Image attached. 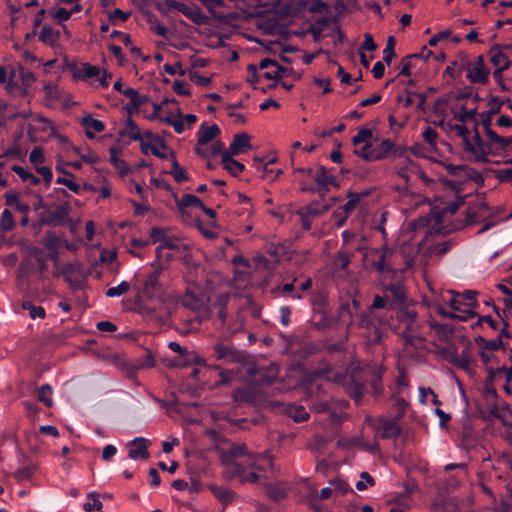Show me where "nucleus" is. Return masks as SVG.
<instances>
[{"label": "nucleus", "instance_id": "nucleus-2", "mask_svg": "<svg viewBox=\"0 0 512 512\" xmlns=\"http://www.w3.org/2000/svg\"><path fill=\"white\" fill-rule=\"evenodd\" d=\"M209 296L199 288H188L181 298L184 307L195 313L193 318H188L187 331L197 329L205 320L211 319V308L209 307Z\"/></svg>", "mask_w": 512, "mask_h": 512}, {"label": "nucleus", "instance_id": "nucleus-64", "mask_svg": "<svg viewBox=\"0 0 512 512\" xmlns=\"http://www.w3.org/2000/svg\"><path fill=\"white\" fill-rule=\"evenodd\" d=\"M29 160L34 165L43 163L45 160L43 149L41 147H35L29 155Z\"/></svg>", "mask_w": 512, "mask_h": 512}, {"label": "nucleus", "instance_id": "nucleus-17", "mask_svg": "<svg viewBox=\"0 0 512 512\" xmlns=\"http://www.w3.org/2000/svg\"><path fill=\"white\" fill-rule=\"evenodd\" d=\"M247 466L260 472H273L274 464L271 455L265 452L249 456V459H247Z\"/></svg>", "mask_w": 512, "mask_h": 512}, {"label": "nucleus", "instance_id": "nucleus-44", "mask_svg": "<svg viewBox=\"0 0 512 512\" xmlns=\"http://www.w3.org/2000/svg\"><path fill=\"white\" fill-rule=\"evenodd\" d=\"M277 379V367L275 366H272L268 372H265V373H261L259 375V378L257 379V381L259 382V384L263 387L265 386H271L275 383Z\"/></svg>", "mask_w": 512, "mask_h": 512}, {"label": "nucleus", "instance_id": "nucleus-34", "mask_svg": "<svg viewBox=\"0 0 512 512\" xmlns=\"http://www.w3.org/2000/svg\"><path fill=\"white\" fill-rule=\"evenodd\" d=\"M489 141L497 145V147L503 151L512 149V136L511 137H502L499 136L495 131L489 132Z\"/></svg>", "mask_w": 512, "mask_h": 512}, {"label": "nucleus", "instance_id": "nucleus-10", "mask_svg": "<svg viewBox=\"0 0 512 512\" xmlns=\"http://www.w3.org/2000/svg\"><path fill=\"white\" fill-rule=\"evenodd\" d=\"M448 293L452 296L447 303L454 311L463 313V316H467V311H473L474 308L478 307L476 300L477 292L474 290H465L463 292H456L449 290Z\"/></svg>", "mask_w": 512, "mask_h": 512}, {"label": "nucleus", "instance_id": "nucleus-21", "mask_svg": "<svg viewBox=\"0 0 512 512\" xmlns=\"http://www.w3.org/2000/svg\"><path fill=\"white\" fill-rule=\"evenodd\" d=\"M250 136L247 133H239L234 135V139L229 146L227 152L238 155L250 148Z\"/></svg>", "mask_w": 512, "mask_h": 512}, {"label": "nucleus", "instance_id": "nucleus-62", "mask_svg": "<svg viewBox=\"0 0 512 512\" xmlns=\"http://www.w3.org/2000/svg\"><path fill=\"white\" fill-rule=\"evenodd\" d=\"M489 372V379L492 381L494 376L496 374H501V373H505V376H506V382L509 383L512 381V366L510 368H507L505 366H502V367H499L497 368L496 370H494L493 368H490L488 370Z\"/></svg>", "mask_w": 512, "mask_h": 512}, {"label": "nucleus", "instance_id": "nucleus-61", "mask_svg": "<svg viewBox=\"0 0 512 512\" xmlns=\"http://www.w3.org/2000/svg\"><path fill=\"white\" fill-rule=\"evenodd\" d=\"M320 313L322 314V317H321L320 321L317 323L318 329L329 328V327H332L335 324L339 323L337 321V318H333V317L329 316L325 310Z\"/></svg>", "mask_w": 512, "mask_h": 512}, {"label": "nucleus", "instance_id": "nucleus-33", "mask_svg": "<svg viewBox=\"0 0 512 512\" xmlns=\"http://www.w3.org/2000/svg\"><path fill=\"white\" fill-rule=\"evenodd\" d=\"M181 247H182V245L177 243L176 240H174L170 237H167L165 239V241L156 248V259L162 260L163 250H169V251L179 253L181 251Z\"/></svg>", "mask_w": 512, "mask_h": 512}, {"label": "nucleus", "instance_id": "nucleus-4", "mask_svg": "<svg viewBox=\"0 0 512 512\" xmlns=\"http://www.w3.org/2000/svg\"><path fill=\"white\" fill-rule=\"evenodd\" d=\"M173 259V255L166 250H163V258L162 260H157L158 267L154 268L150 273H148L143 280V289L142 295L145 296L149 301H153L154 299L160 297L161 295V285L159 283L160 273L165 267L170 263Z\"/></svg>", "mask_w": 512, "mask_h": 512}, {"label": "nucleus", "instance_id": "nucleus-12", "mask_svg": "<svg viewBox=\"0 0 512 512\" xmlns=\"http://www.w3.org/2000/svg\"><path fill=\"white\" fill-rule=\"evenodd\" d=\"M231 300L230 293H221L217 296L216 300L209 304L211 308V317L215 314L222 327L227 322V306Z\"/></svg>", "mask_w": 512, "mask_h": 512}, {"label": "nucleus", "instance_id": "nucleus-35", "mask_svg": "<svg viewBox=\"0 0 512 512\" xmlns=\"http://www.w3.org/2000/svg\"><path fill=\"white\" fill-rule=\"evenodd\" d=\"M295 281H296V279H294L293 282H291V283H285L282 285H278L271 290V293L276 297L283 296L286 294H291L292 298L301 299L302 296L300 294H292L295 290V286H294Z\"/></svg>", "mask_w": 512, "mask_h": 512}, {"label": "nucleus", "instance_id": "nucleus-25", "mask_svg": "<svg viewBox=\"0 0 512 512\" xmlns=\"http://www.w3.org/2000/svg\"><path fill=\"white\" fill-rule=\"evenodd\" d=\"M346 392L357 404H359L363 398L365 386L363 383L357 381L351 376L346 384Z\"/></svg>", "mask_w": 512, "mask_h": 512}, {"label": "nucleus", "instance_id": "nucleus-55", "mask_svg": "<svg viewBox=\"0 0 512 512\" xmlns=\"http://www.w3.org/2000/svg\"><path fill=\"white\" fill-rule=\"evenodd\" d=\"M360 478H361V480L356 482V485H355L356 489L359 491H363V490L367 489V485H369V486L375 485L374 478L366 471H363L360 473Z\"/></svg>", "mask_w": 512, "mask_h": 512}, {"label": "nucleus", "instance_id": "nucleus-60", "mask_svg": "<svg viewBox=\"0 0 512 512\" xmlns=\"http://www.w3.org/2000/svg\"><path fill=\"white\" fill-rule=\"evenodd\" d=\"M370 387L375 396H380L383 392L382 378L380 373H376L373 375L370 381Z\"/></svg>", "mask_w": 512, "mask_h": 512}, {"label": "nucleus", "instance_id": "nucleus-46", "mask_svg": "<svg viewBox=\"0 0 512 512\" xmlns=\"http://www.w3.org/2000/svg\"><path fill=\"white\" fill-rule=\"evenodd\" d=\"M373 133L369 128H360L357 134L352 138L353 145L357 146L361 143H370Z\"/></svg>", "mask_w": 512, "mask_h": 512}, {"label": "nucleus", "instance_id": "nucleus-53", "mask_svg": "<svg viewBox=\"0 0 512 512\" xmlns=\"http://www.w3.org/2000/svg\"><path fill=\"white\" fill-rule=\"evenodd\" d=\"M477 114L476 108L467 110L466 107L463 105L461 106V109L458 113L454 115V118L462 123H465L469 120H474Z\"/></svg>", "mask_w": 512, "mask_h": 512}, {"label": "nucleus", "instance_id": "nucleus-1", "mask_svg": "<svg viewBox=\"0 0 512 512\" xmlns=\"http://www.w3.org/2000/svg\"><path fill=\"white\" fill-rule=\"evenodd\" d=\"M357 325L366 330L369 345L380 344L387 327L403 337L405 347L417 348L425 339L424 325L416 311L406 305L405 287L400 283L385 285L383 294L375 295L361 313Z\"/></svg>", "mask_w": 512, "mask_h": 512}, {"label": "nucleus", "instance_id": "nucleus-51", "mask_svg": "<svg viewBox=\"0 0 512 512\" xmlns=\"http://www.w3.org/2000/svg\"><path fill=\"white\" fill-rule=\"evenodd\" d=\"M36 471V466L27 465L14 472L13 477L18 481L29 480Z\"/></svg>", "mask_w": 512, "mask_h": 512}, {"label": "nucleus", "instance_id": "nucleus-56", "mask_svg": "<svg viewBox=\"0 0 512 512\" xmlns=\"http://www.w3.org/2000/svg\"><path fill=\"white\" fill-rule=\"evenodd\" d=\"M312 304L315 310L322 312L327 306V296L324 292H319L312 297Z\"/></svg>", "mask_w": 512, "mask_h": 512}, {"label": "nucleus", "instance_id": "nucleus-29", "mask_svg": "<svg viewBox=\"0 0 512 512\" xmlns=\"http://www.w3.org/2000/svg\"><path fill=\"white\" fill-rule=\"evenodd\" d=\"M170 158H171V169L168 171L170 175L173 176L177 183H182L184 181H188L190 179L186 170L182 168L178 161L174 156V151L170 149Z\"/></svg>", "mask_w": 512, "mask_h": 512}, {"label": "nucleus", "instance_id": "nucleus-41", "mask_svg": "<svg viewBox=\"0 0 512 512\" xmlns=\"http://www.w3.org/2000/svg\"><path fill=\"white\" fill-rule=\"evenodd\" d=\"M38 400L42 402L47 408L52 407L53 400L50 397L52 394V387L49 384H43L38 389Z\"/></svg>", "mask_w": 512, "mask_h": 512}, {"label": "nucleus", "instance_id": "nucleus-40", "mask_svg": "<svg viewBox=\"0 0 512 512\" xmlns=\"http://www.w3.org/2000/svg\"><path fill=\"white\" fill-rule=\"evenodd\" d=\"M436 311L439 315L449 318V319H458L460 321H467L470 318H474L477 316V313L475 311H467V316L458 315L454 312H448L445 310V308L441 305H438L436 307Z\"/></svg>", "mask_w": 512, "mask_h": 512}, {"label": "nucleus", "instance_id": "nucleus-18", "mask_svg": "<svg viewBox=\"0 0 512 512\" xmlns=\"http://www.w3.org/2000/svg\"><path fill=\"white\" fill-rule=\"evenodd\" d=\"M400 419H379V430H381V437L383 439L397 438L402 433V428L398 424Z\"/></svg>", "mask_w": 512, "mask_h": 512}, {"label": "nucleus", "instance_id": "nucleus-58", "mask_svg": "<svg viewBox=\"0 0 512 512\" xmlns=\"http://www.w3.org/2000/svg\"><path fill=\"white\" fill-rule=\"evenodd\" d=\"M73 179L74 178H71V177L68 178V176H66V177H58L56 179V183L57 184H63L69 190H71L72 192L78 194L80 192V190H81V186L78 183H76Z\"/></svg>", "mask_w": 512, "mask_h": 512}, {"label": "nucleus", "instance_id": "nucleus-50", "mask_svg": "<svg viewBox=\"0 0 512 512\" xmlns=\"http://www.w3.org/2000/svg\"><path fill=\"white\" fill-rule=\"evenodd\" d=\"M88 499L83 505V509L86 512H93L94 510H100L103 506L102 502L99 500L98 495L94 492L88 494Z\"/></svg>", "mask_w": 512, "mask_h": 512}, {"label": "nucleus", "instance_id": "nucleus-49", "mask_svg": "<svg viewBox=\"0 0 512 512\" xmlns=\"http://www.w3.org/2000/svg\"><path fill=\"white\" fill-rule=\"evenodd\" d=\"M31 255L36 259L39 273L43 274L48 269L47 257L43 255L40 248H33L31 250Z\"/></svg>", "mask_w": 512, "mask_h": 512}, {"label": "nucleus", "instance_id": "nucleus-23", "mask_svg": "<svg viewBox=\"0 0 512 512\" xmlns=\"http://www.w3.org/2000/svg\"><path fill=\"white\" fill-rule=\"evenodd\" d=\"M234 154L224 152L221 159L223 168L227 170L232 176H238L245 169L244 164L233 158Z\"/></svg>", "mask_w": 512, "mask_h": 512}, {"label": "nucleus", "instance_id": "nucleus-57", "mask_svg": "<svg viewBox=\"0 0 512 512\" xmlns=\"http://www.w3.org/2000/svg\"><path fill=\"white\" fill-rule=\"evenodd\" d=\"M168 236L163 228L160 227H152L150 230V243H158L161 244L165 241Z\"/></svg>", "mask_w": 512, "mask_h": 512}, {"label": "nucleus", "instance_id": "nucleus-28", "mask_svg": "<svg viewBox=\"0 0 512 512\" xmlns=\"http://www.w3.org/2000/svg\"><path fill=\"white\" fill-rule=\"evenodd\" d=\"M395 148V144L389 139H383L373 146L374 154L371 158L375 161L386 158Z\"/></svg>", "mask_w": 512, "mask_h": 512}, {"label": "nucleus", "instance_id": "nucleus-47", "mask_svg": "<svg viewBox=\"0 0 512 512\" xmlns=\"http://www.w3.org/2000/svg\"><path fill=\"white\" fill-rule=\"evenodd\" d=\"M348 201L342 206V209L344 210L345 214H350L358 205V203L361 200V196L359 193L349 192L348 195Z\"/></svg>", "mask_w": 512, "mask_h": 512}, {"label": "nucleus", "instance_id": "nucleus-59", "mask_svg": "<svg viewBox=\"0 0 512 512\" xmlns=\"http://www.w3.org/2000/svg\"><path fill=\"white\" fill-rule=\"evenodd\" d=\"M355 153L366 161H375L374 158H370L374 154L373 144L371 142L364 143V146L360 150L355 151Z\"/></svg>", "mask_w": 512, "mask_h": 512}, {"label": "nucleus", "instance_id": "nucleus-3", "mask_svg": "<svg viewBox=\"0 0 512 512\" xmlns=\"http://www.w3.org/2000/svg\"><path fill=\"white\" fill-rule=\"evenodd\" d=\"M136 338L130 332V381L133 372L155 367L156 359L151 348L136 343Z\"/></svg>", "mask_w": 512, "mask_h": 512}, {"label": "nucleus", "instance_id": "nucleus-54", "mask_svg": "<svg viewBox=\"0 0 512 512\" xmlns=\"http://www.w3.org/2000/svg\"><path fill=\"white\" fill-rule=\"evenodd\" d=\"M418 57H420V54H410V55L405 56L401 60V63H400L401 69H400L399 75L410 76L411 68H412L411 61L413 58H418Z\"/></svg>", "mask_w": 512, "mask_h": 512}, {"label": "nucleus", "instance_id": "nucleus-38", "mask_svg": "<svg viewBox=\"0 0 512 512\" xmlns=\"http://www.w3.org/2000/svg\"><path fill=\"white\" fill-rule=\"evenodd\" d=\"M240 469L239 475H235L234 479H239L241 483H256L259 480L257 470L253 469V471L248 472L244 464L240 466Z\"/></svg>", "mask_w": 512, "mask_h": 512}, {"label": "nucleus", "instance_id": "nucleus-5", "mask_svg": "<svg viewBox=\"0 0 512 512\" xmlns=\"http://www.w3.org/2000/svg\"><path fill=\"white\" fill-rule=\"evenodd\" d=\"M365 258L370 260L371 267L381 275H395L396 269L392 263L394 250L383 246L381 248H371L365 253Z\"/></svg>", "mask_w": 512, "mask_h": 512}, {"label": "nucleus", "instance_id": "nucleus-31", "mask_svg": "<svg viewBox=\"0 0 512 512\" xmlns=\"http://www.w3.org/2000/svg\"><path fill=\"white\" fill-rule=\"evenodd\" d=\"M209 489L212 494L224 505L231 503L236 497V494L232 490L222 486L212 484L209 486Z\"/></svg>", "mask_w": 512, "mask_h": 512}, {"label": "nucleus", "instance_id": "nucleus-36", "mask_svg": "<svg viewBox=\"0 0 512 512\" xmlns=\"http://www.w3.org/2000/svg\"><path fill=\"white\" fill-rule=\"evenodd\" d=\"M179 210H183L188 207L200 208L203 207V202L200 198L193 194H184L180 201L177 203Z\"/></svg>", "mask_w": 512, "mask_h": 512}, {"label": "nucleus", "instance_id": "nucleus-45", "mask_svg": "<svg viewBox=\"0 0 512 512\" xmlns=\"http://www.w3.org/2000/svg\"><path fill=\"white\" fill-rule=\"evenodd\" d=\"M75 271H76L75 266L72 263H69L64 267L62 273H63L65 281H67L72 288L81 289L82 281L81 280H73L71 277V274Z\"/></svg>", "mask_w": 512, "mask_h": 512}, {"label": "nucleus", "instance_id": "nucleus-20", "mask_svg": "<svg viewBox=\"0 0 512 512\" xmlns=\"http://www.w3.org/2000/svg\"><path fill=\"white\" fill-rule=\"evenodd\" d=\"M221 130L217 124L207 126L205 123L201 124L197 132V144L203 146L219 136Z\"/></svg>", "mask_w": 512, "mask_h": 512}, {"label": "nucleus", "instance_id": "nucleus-43", "mask_svg": "<svg viewBox=\"0 0 512 512\" xmlns=\"http://www.w3.org/2000/svg\"><path fill=\"white\" fill-rule=\"evenodd\" d=\"M452 129L455 130L457 132V135L463 139V141L465 142L466 150L471 153H475V147L468 139V136H469L468 128L464 125L456 124L452 127Z\"/></svg>", "mask_w": 512, "mask_h": 512}, {"label": "nucleus", "instance_id": "nucleus-27", "mask_svg": "<svg viewBox=\"0 0 512 512\" xmlns=\"http://www.w3.org/2000/svg\"><path fill=\"white\" fill-rule=\"evenodd\" d=\"M510 48V45H501V44H494L490 49V62L496 66L500 67L503 64H506V62H511L507 55L503 52V49Z\"/></svg>", "mask_w": 512, "mask_h": 512}, {"label": "nucleus", "instance_id": "nucleus-42", "mask_svg": "<svg viewBox=\"0 0 512 512\" xmlns=\"http://www.w3.org/2000/svg\"><path fill=\"white\" fill-rule=\"evenodd\" d=\"M15 226L14 218L9 209H4L0 217V230L2 232H9Z\"/></svg>", "mask_w": 512, "mask_h": 512}, {"label": "nucleus", "instance_id": "nucleus-13", "mask_svg": "<svg viewBox=\"0 0 512 512\" xmlns=\"http://www.w3.org/2000/svg\"><path fill=\"white\" fill-rule=\"evenodd\" d=\"M361 313L357 315L354 310L349 306V300L342 301L338 310L337 321L346 324L347 329L354 327L360 328L357 325Z\"/></svg>", "mask_w": 512, "mask_h": 512}, {"label": "nucleus", "instance_id": "nucleus-30", "mask_svg": "<svg viewBox=\"0 0 512 512\" xmlns=\"http://www.w3.org/2000/svg\"><path fill=\"white\" fill-rule=\"evenodd\" d=\"M99 74V69L89 63H84L81 67H75L73 70V77L81 80L94 78L99 76Z\"/></svg>", "mask_w": 512, "mask_h": 512}, {"label": "nucleus", "instance_id": "nucleus-8", "mask_svg": "<svg viewBox=\"0 0 512 512\" xmlns=\"http://www.w3.org/2000/svg\"><path fill=\"white\" fill-rule=\"evenodd\" d=\"M211 358L222 364H243L247 360L245 352L238 350L233 345L217 342L211 349Z\"/></svg>", "mask_w": 512, "mask_h": 512}, {"label": "nucleus", "instance_id": "nucleus-15", "mask_svg": "<svg viewBox=\"0 0 512 512\" xmlns=\"http://www.w3.org/2000/svg\"><path fill=\"white\" fill-rule=\"evenodd\" d=\"M68 203L58 205L53 211H49L40 222L45 225L56 226L64 224L69 215Z\"/></svg>", "mask_w": 512, "mask_h": 512}, {"label": "nucleus", "instance_id": "nucleus-37", "mask_svg": "<svg viewBox=\"0 0 512 512\" xmlns=\"http://www.w3.org/2000/svg\"><path fill=\"white\" fill-rule=\"evenodd\" d=\"M475 343L489 351H496L503 347V341L500 337L497 339L487 340L483 336L479 335L475 338Z\"/></svg>", "mask_w": 512, "mask_h": 512}, {"label": "nucleus", "instance_id": "nucleus-9", "mask_svg": "<svg viewBox=\"0 0 512 512\" xmlns=\"http://www.w3.org/2000/svg\"><path fill=\"white\" fill-rule=\"evenodd\" d=\"M130 140L138 141L140 149L143 154H152V149L156 148L159 144L163 149H168V146L158 136L154 135L151 131H145L144 134L134 121L130 119Z\"/></svg>", "mask_w": 512, "mask_h": 512}, {"label": "nucleus", "instance_id": "nucleus-48", "mask_svg": "<svg viewBox=\"0 0 512 512\" xmlns=\"http://www.w3.org/2000/svg\"><path fill=\"white\" fill-rule=\"evenodd\" d=\"M146 101L147 97L141 96L136 89L130 88V115Z\"/></svg>", "mask_w": 512, "mask_h": 512}, {"label": "nucleus", "instance_id": "nucleus-63", "mask_svg": "<svg viewBox=\"0 0 512 512\" xmlns=\"http://www.w3.org/2000/svg\"><path fill=\"white\" fill-rule=\"evenodd\" d=\"M422 136H423L424 141L427 144L434 146L436 144V139L438 137V133L434 128L428 126L423 131Z\"/></svg>", "mask_w": 512, "mask_h": 512}, {"label": "nucleus", "instance_id": "nucleus-52", "mask_svg": "<svg viewBox=\"0 0 512 512\" xmlns=\"http://www.w3.org/2000/svg\"><path fill=\"white\" fill-rule=\"evenodd\" d=\"M109 362L115 366L116 368L123 371L126 375H128V362L125 356L118 354H111L109 357Z\"/></svg>", "mask_w": 512, "mask_h": 512}, {"label": "nucleus", "instance_id": "nucleus-22", "mask_svg": "<svg viewBox=\"0 0 512 512\" xmlns=\"http://www.w3.org/2000/svg\"><path fill=\"white\" fill-rule=\"evenodd\" d=\"M82 126L86 129L85 134L89 139H94V132H102L105 125L101 120L93 118L91 115H86L81 120Z\"/></svg>", "mask_w": 512, "mask_h": 512}, {"label": "nucleus", "instance_id": "nucleus-16", "mask_svg": "<svg viewBox=\"0 0 512 512\" xmlns=\"http://www.w3.org/2000/svg\"><path fill=\"white\" fill-rule=\"evenodd\" d=\"M150 444L151 441L143 437H136L133 440H131L130 458L147 460L150 457V453L148 451V447Z\"/></svg>", "mask_w": 512, "mask_h": 512}, {"label": "nucleus", "instance_id": "nucleus-19", "mask_svg": "<svg viewBox=\"0 0 512 512\" xmlns=\"http://www.w3.org/2000/svg\"><path fill=\"white\" fill-rule=\"evenodd\" d=\"M123 147L124 141L120 140L117 142L115 146H112L109 149L110 153V163L122 174H126L128 172L127 164L124 160L120 159V156L123 155Z\"/></svg>", "mask_w": 512, "mask_h": 512}, {"label": "nucleus", "instance_id": "nucleus-39", "mask_svg": "<svg viewBox=\"0 0 512 512\" xmlns=\"http://www.w3.org/2000/svg\"><path fill=\"white\" fill-rule=\"evenodd\" d=\"M21 307L29 312L32 319H44L46 316L45 309L42 306H36L31 301H23Z\"/></svg>", "mask_w": 512, "mask_h": 512}, {"label": "nucleus", "instance_id": "nucleus-32", "mask_svg": "<svg viewBox=\"0 0 512 512\" xmlns=\"http://www.w3.org/2000/svg\"><path fill=\"white\" fill-rule=\"evenodd\" d=\"M501 411L510 412L509 405L507 403H505V405H503L500 408L496 403H493L490 405V408L488 409L487 412L482 413L481 417L485 421H489L492 418H495V419L501 420L505 424V419H504Z\"/></svg>", "mask_w": 512, "mask_h": 512}, {"label": "nucleus", "instance_id": "nucleus-11", "mask_svg": "<svg viewBox=\"0 0 512 512\" xmlns=\"http://www.w3.org/2000/svg\"><path fill=\"white\" fill-rule=\"evenodd\" d=\"M168 347L178 353V357L175 359L174 364L177 366H189L192 364H200L203 362L202 359L193 351L189 352L187 348L182 347L178 342L171 341L168 343Z\"/></svg>", "mask_w": 512, "mask_h": 512}, {"label": "nucleus", "instance_id": "nucleus-6", "mask_svg": "<svg viewBox=\"0 0 512 512\" xmlns=\"http://www.w3.org/2000/svg\"><path fill=\"white\" fill-rule=\"evenodd\" d=\"M247 456H252L247 451V447L245 444H235L233 443L229 449L223 450L221 453V461L225 466V476L229 480H233L235 475H239L240 466L242 465L237 461L238 458Z\"/></svg>", "mask_w": 512, "mask_h": 512}, {"label": "nucleus", "instance_id": "nucleus-14", "mask_svg": "<svg viewBox=\"0 0 512 512\" xmlns=\"http://www.w3.org/2000/svg\"><path fill=\"white\" fill-rule=\"evenodd\" d=\"M314 181L317 184V191L321 195L328 192L330 186L337 187L339 185L336 178L330 175L324 166L318 167L314 175Z\"/></svg>", "mask_w": 512, "mask_h": 512}, {"label": "nucleus", "instance_id": "nucleus-26", "mask_svg": "<svg viewBox=\"0 0 512 512\" xmlns=\"http://www.w3.org/2000/svg\"><path fill=\"white\" fill-rule=\"evenodd\" d=\"M284 413L296 423L306 421L309 418V413L302 405L287 404L284 408Z\"/></svg>", "mask_w": 512, "mask_h": 512}, {"label": "nucleus", "instance_id": "nucleus-7", "mask_svg": "<svg viewBox=\"0 0 512 512\" xmlns=\"http://www.w3.org/2000/svg\"><path fill=\"white\" fill-rule=\"evenodd\" d=\"M460 69L466 71V78L472 84L485 85L489 82L490 69L486 66L483 55L475 57L473 61L465 60Z\"/></svg>", "mask_w": 512, "mask_h": 512}, {"label": "nucleus", "instance_id": "nucleus-24", "mask_svg": "<svg viewBox=\"0 0 512 512\" xmlns=\"http://www.w3.org/2000/svg\"><path fill=\"white\" fill-rule=\"evenodd\" d=\"M39 41L50 47H55L60 38V32L53 29L51 26L44 24L38 34Z\"/></svg>", "mask_w": 512, "mask_h": 512}]
</instances>
